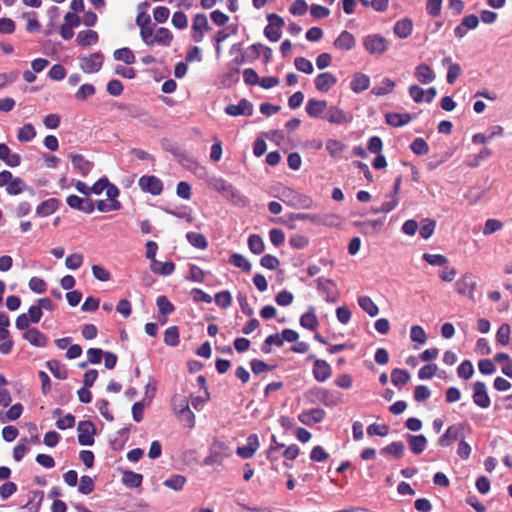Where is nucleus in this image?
<instances>
[{"label": "nucleus", "instance_id": "c756f323", "mask_svg": "<svg viewBox=\"0 0 512 512\" xmlns=\"http://www.w3.org/2000/svg\"><path fill=\"white\" fill-rule=\"evenodd\" d=\"M58 208V200L55 198H50L42 203H40L37 208L35 214L40 217H47L53 214Z\"/></svg>", "mask_w": 512, "mask_h": 512}, {"label": "nucleus", "instance_id": "0e129e2a", "mask_svg": "<svg viewBox=\"0 0 512 512\" xmlns=\"http://www.w3.org/2000/svg\"><path fill=\"white\" fill-rule=\"evenodd\" d=\"M294 65L297 70L306 73V74H312L314 71L313 65L311 61L304 57H297L294 60Z\"/></svg>", "mask_w": 512, "mask_h": 512}, {"label": "nucleus", "instance_id": "6ab92c4d", "mask_svg": "<svg viewBox=\"0 0 512 512\" xmlns=\"http://www.w3.org/2000/svg\"><path fill=\"white\" fill-rule=\"evenodd\" d=\"M336 82L337 78L333 74L329 72L320 73L315 78V88L322 93H326L336 84Z\"/></svg>", "mask_w": 512, "mask_h": 512}, {"label": "nucleus", "instance_id": "ddd939ff", "mask_svg": "<svg viewBox=\"0 0 512 512\" xmlns=\"http://www.w3.org/2000/svg\"><path fill=\"white\" fill-rule=\"evenodd\" d=\"M473 402L480 408L486 409L491 405V399L487 393V387L484 382L476 381L473 386Z\"/></svg>", "mask_w": 512, "mask_h": 512}, {"label": "nucleus", "instance_id": "de8ad7c7", "mask_svg": "<svg viewBox=\"0 0 512 512\" xmlns=\"http://www.w3.org/2000/svg\"><path fill=\"white\" fill-rule=\"evenodd\" d=\"M248 246L250 251L256 255L261 254L265 249L263 239L257 234H252L249 236Z\"/></svg>", "mask_w": 512, "mask_h": 512}, {"label": "nucleus", "instance_id": "9d476101", "mask_svg": "<svg viewBox=\"0 0 512 512\" xmlns=\"http://www.w3.org/2000/svg\"><path fill=\"white\" fill-rule=\"evenodd\" d=\"M80 69L85 73L98 72L103 65V55L100 52L84 55L80 58Z\"/></svg>", "mask_w": 512, "mask_h": 512}, {"label": "nucleus", "instance_id": "39448f33", "mask_svg": "<svg viewBox=\"0 0 512 512\" xmlns=\"http://www.w3.org/2000/svg\"><path fill=\"white\" fill-rule=\"evenodd\" d=\"M230 455V450L224 442L214 441L210 447L209 455L204 459V465H220Z\"/></svg>", "mask_w": 512, "mask_h": 512}, {"label": "nucleus", "instance_id": "f257e3e1", "mask_svg": "<svg viewBox=\"0 0 512 512\" xmlns=\"http://www.w3.org/2000/svg\"><path fill=\"white\" fill-rule=\"evenodd\" d=\"M173 40V34L167 28L160 27L154 34L152 28H142V41L148 46L153 47L155 44L161 46H169Z\"/></svg>", "mask_w": 512, "mask_h": 512}, {"label": "nucleus", "instance_id": "2f4dec72", "mask_svg": "<svg viewBox=\"0 0 512 512\" xmlns=\"http://www.w3.org/2000/svg\"><path fill=\"white\" fill-rule=\"evenodd\" d=\"M150 269L155 274L168 276L174 272L175 264L171 261L160 262V261L155 260V261L151 262Z\"/></svg>", "mask_w": 512, "mask_h": 512}, {"label": "nucleus", "instance_id": "a19ab883", "mask_svg": "<svg viewBox=\"0 0 512 512\" xmlns=\"http://www.w3.org/2000/svg\"><path fill=\"white\" fill-rule=\"evenodd\" d=\"M187 479L183 475H172L168 479H166L163 482V485L169 489H172L174 491H180L182 490L184 484L186 483Z\"/></svg>", "mask_w": 512, "mask_h": 512}, {"label": "nucleus", "instance_id": "1a4fd4ad", "mask_svg": "<svg viewBox=\"0 0 512 512\" xmlns=\"http://www.w3.org/2000/svg\"><path fill=\"white\" fill-rule=\"evenodd\" d=\"M464 438V424L457 423L450 425L444 434L438 439V445L441 447H448L453 442Z\"/></svg>", "mask_w": 512, "mask_h": 512}, {"label": "nucleus", "instance_id": "cd10ccee", "mask_svg": "<svg viewBox=\"0 0 512 512\" xmlns=\"http://www.w3.org/2000/svg\"><path fill=\"white\" fill-rule=\"evenodd\" d=\"M69 158L72 162V165L75 169L79 170V172L86 176L91 171L93 164L84 158L81 154H70Z\"/></svg>", "mask_w": 512, "mask_h": 512}, {"label": "nucleus", "instance_id": "f03ea898", "mask_svg": "<svg viewBox=\"0 0 512 512\" xmlns=\"http://www.w3.org/2000/svg\"><path fill=\"white\" fill-rule=\"evenodd\" d=\"M281 200L286 205L296 209H310L313 206V200L311 197L292 189H284Z\"/></svg>", "mask_w": 512, "mask_h": 512}, {"label": "nucleus", "instance_id": "7c9ffc66", "mask_svg": "<svg viewBox=\"0 0 512 512\" xmlns=\"http://www.w3.org/2000/svg\"><path fill=\"white\" fill-rule=\"evenodd\" d=\"M407 441L414 454H421L426 449L427 439L424 435H408Z\"/></svg>", "mask_w": 512, "mask_h": 512}, {"label": "nucleus", "instance_id": "b1692460", "mask_svg": "<svg viewBox=\"0 0 512 512\" xmlns=\"http://www.w3.org/2000/svg\"><path fill=\"white\" fill-rule=\"evenodd\" d=\"M0 160L10 167H17L21 163L20 155L11 153L10 148L4 143H0Z\"/></svg>", "mask_w": 512, "mask_h": 512}, {"label": "nucleus", "instance_id": "aec40b11", "mask_svg": "<svg viewBox=\"0 0 512 512\" xmlns=\"http://www.w3.org/2000/svg\"><path fill=\"white\" fill-rule=\"evenodd\" d=\"M414 76L421 84H429L436 78L435 72L425 63L416 66Z\"/></svg>", "mask_w": 512, "mask_h": 512}, {"label": "nucleus", "instance_id": "4468645a", "mask_svg": "<svg viewBox=\"0 0 512 512\" xmlns=\"http://www.w3.org/2000/svg\"><path fill=\"white\" fill-rule=\"evenodd\" d=\"M318 290L325 295L327 302H336L339 297L336 283L330 279L318 278L316 280Z\"/></svg>", "mask_w": 512, "mask_h": 512}, {"label": "nucleus", "instance_id": "a878e982", "mask_svg": "<svg viewBox=\"0 0 512 512\" xmlns=\"http://www.w3.org/2000/svg\"><path fill=\"white\" fill-rule=\"evenodd\" d=\"M327 109V102L325 100L309 99L305 110L310 117H322V113Z\"/></svg>", "mask_w": 512, "mask_h": 512}, {"label": "nucleus", "instance_id": "dca6fc26", "mask_svg": "<svg viewBox=\"0 0 512 512\" xmlns=\"http://www.w3.org/2000/svg\"><path fill=\"white\" fill-rule=\"evenodd\" d=\"M138 184L143 191L152 195H159L163 190V183L156 176H142Z\"/></svg>", "mask_w": 512, "mask_h": 512}, {"label": "nucleus", "instance_id": "a211bd4d", "mask_svg": "<svg viewBox=\"0 0 512 512\" xmlns=\"http://www.w3.org/2000/svg\"><path fill=\"white\" fill-rule=\"evenodd\" d=\"M325 415L326 413L323 409L313 408L308 411L300 413L298 419L302 424L311 426L313 424L321 422L324 419Z\"/></svg>", "mask_w": 512, "mask_h": 512}, {"label": "nucleus", "instance_id": "6e6d98bb", "mask_svg": "<svg viewBox=\"0 0 512 512\" xmlns=\"http://www.w3.org/2000/svg\"><path fill=\"white\" fill-rule=\"evenodd\" d=\"M208 185L216 190L217 192L221 193L222 195L226 193L228 188L231 186L230 183H228L226 180L220 177H211L208 180Z\"/></svg>", "mask_w": 512, "mask_h": 512}, {"label": "nucleus", "instance_id": "09e8293b", "mask_svg": "<svg viewBox=\"0 0 512 512\" xmlns=\"http://www.w3.org/2000/svg\"><path fill=\"white\" fill-rule=\"evenodd\" d=\"M510 333H511L510 325L507 323L502 324L498 328L497 333H496L497 343L502 346L508 345L509 341H510Z\"/></svg>", "mask_w": 512, "mask_h": 512}, {"label": "nucleus", "instance_id": "2eb2a0df", "mask_svg": "<svg viewBox=\"0 0 512 512\" xmlns=\"http://www.w3.org/2000/svg\"><path fill=\"white\" fill-rule=\"evenodd\" d=\"M68 206L72 209L82 211L84 213L90 214L94 211V203L89 198H81L77 195H69L66 199Z\"/></svg>", "mask_w": 512, "mask_h": 512}, {"label": "nucleus", "instance_id": "4be33fe9", "mask_svg": "<svg viewBox=\"0 0 512 512\" xmlns=\"http://www.w3.org/2000/svg\"><path fill=\"white\" fill-rule=\"evenodd\" d=\"M313 376L318 382H324L331 376V367L325 361L317 359L313 366Z\"/></svg>", "mask_w": 512, "mask_h": 512}, {"label": "nucleus", "instance_id": "3c124183", "mask_svg": "<svg viewBox=\"0 0 512 512\" xmlns=\"http://www.w3.org/2000/svg\"><path fill=\"white\" fill-rule=\"evenodd\" d=\"M165 344L175 347L179 344V330L177 326H171L164 332Z\"/></svg>", "mask_w": 512, "mask_h": 512}, {"label": "nucleus", "instance_id": "ea45409f", "mask_svg": "<svg viewBox=\"0 0 512 512\" xmlns=\"http://www.w3.org/2000/svg\"><path fill=\"white\" fill-rule=\"evenodd\" d=\"M113 56L115 60L122 61L128 65L133 64L136 60L132 50L127 47L115 50Z\"/></svg>", "mask_w": 512, "mask_h": 512}, {"label": "nucleus", "instance_id": "6e6552de", "mask_svg": "<svg viewBox=\"0 0 512 512\" xmlns=\"http://www.w3.org/2000/svg\"><path fill=\"white\" fill-rule=\"evenodd\" d=\"M322 118L331 124L343 125L350 123L353 116L351 113L340 109L338 106H327L326 112Z\"/></svg>", "mask_w": 512, "mask_h": 512}, {"label": "nucleus", "instance_id": "72a5a7b5", "mask_svg": "<svg viewBox=\"0 0 512 512\" xmlns=\"http://www.w3.org/2000/svg\"><path fill=\"white\" fill-rule=\"evenodd\" d=\"M300 325L303 328H306V329H309L312 331L317 329V327L319 325V321L315 315L314 307L311 306L309 308V310L301 316Z\"/></svg>", "mask_w": 512, "mask_h": 512}, {"label": "nucleus", "instance_id": "052dcab7", "mask_svg": "<svg viewBox=\"0 0 512 512\" xmlns=\"http://www.w3.org/2000/svg\"><path fill=\"white\" fill-rule=\"evenodd\" d=\"M172 25L179 30L185 29L188 26V18L182 11H176L172 15Z\"/></svg>", "mask_w": 512, "mask_h": 512}, {"label": "nucleus", "instance_id": "473e14b6", "mask_svg": "<svg viewBox=\"0 0 512 512\" xmlns=\"http://www.w3.org/2000/svg\"><path fill=\"white\" fill-rule=\"evenodd\" d=\"M370 79L367 75L356 73L350 83V88L355 93H360L369 88Z\"/></svg>", "mask_w": 512, "mask_h": 512}, {"label": "nucleus", "instance_id": "338daca9", "mask_svg": "<svg viewBox=\"0 0 512 512\" xmlns=\"http://www.w3.org/2000/svg\"><path fill=\"white\" fill-rule=\"evenodd\" d=\"M78 490L80 493H82L84 495H88V494L92 493L94 490V482H93L92 478L88 475H83L80 478V484H79Z\"/></svg>", "mask_w": 512, "mask_h": 512}, {"label": "nucleus", "instance_id": "774afa93", "mask_svg": "<svg viewBox=\"0 0 512 512\" xmlns=\"http://www.w3.org/2000/svg\"><path fill=\"white\" fill-rule=\"evenodd\" d=\"M83 263V255L80 253H73L66 257L65 265L68 269L76 270Z\"/></svg>", "mask_w": 512, "mask_h": 512}, {"label": "nucleus", "instance_id": "7ed1b4c3", "mask_svg": "<svg viewBox=\"0 0 512 512\" xmlns=\"http://www.w3.org/2000/svg\"><path fill=\"white\" fill-rule=\"evenodd\" d=\"M6 186L9 195H18L27 189L26 183L20 177H13L8 170L0 172V187Z\"/></svg>", "mask_w": 512, "mask_h": 512}, {"label": "nucleus", "instance_id": "20e7f679", "mask_svg": "<svg viewBox=\"0 0 512 512\" xmlns=\"http://www.w3.org/2000/svg\"><path fill=\"white\" fill-rule=\"evenodd\" d=\"M365 50L371 55H382L388 47V40L380 34L367 35L363 40Z\"/></svg>", "mask_w": 512, "mask_h": 512}, {"label": "nucleus", "instance_id": "f704fd0d", "mask_svg": "<svg viewBox=\"0 0 512 512\" xmlns=\"http://www.w3.org/2000/svg\"><path fill=\"white\" fill-rule=\"evenodd\" d=\"M404 444L401 441H395L383 447L380 450L382 455H392L396 459H401L404 455Z\"/></svg>", "mask_w": 512, "mask_h": 512}, {"label": "nucleus", "instance_id": "5fc2aeb1", "mask_svg": "<svg viewBox=\"0 0 512 512\" xmlns=\"http://www.w3.org/2000/svg\"><path fill=\"white\" fill-rule=\"evenodd\" d=\"M229 262L234 266L241 268L245 272H250L252 266L251 263L243 255L234 253L231 255Z\"/></svg>", "mask_w": 512, "mask_h": 512}, {"label": "nucleus", "instance_id": "13d9d810", "mask_svg": "<svg viewBox=\"0 0 512 512\" xmlns=\"http://www.w3.org/2000/svg\"><path fill=\"white\" fill-rule=\"evenodd\" d=\"M411 150L416 155H426L429 152V146L423 138H416L410 145Z\"/></svg>", "mask_w": 512, "mask_h": 512}, {"label": "nucleus", "instance_id": "e433bc0d", "mask_svg": "<svg viewBox=\"0 0 512 512\" xmlns=\"http://www.w3.org/2000/svg\"><path fill=\"white\" fill-rule=\"evenodd\" d=\"M99 39L98 33L94 30L80 31L76 41L79 45L85 47L97 43Z\"/></svg>", "mask_w": 512, "mask_h": 512}, {"label": "nucleus", "instance_id": "4c0bfd02", "mask_svg": "<svg viewBox=\"0 0 512 512\" xmlns=\"http://www.w3.org/2000/svg\"><path fill=\"white\" fill-rule=\"evenodd\" d=\"M358 304L369 316L375 317L379 313L378 306L373 302L369 296H360Z\"/></svg>", "mask_w": 512, "mask_h": 512}, {"label": "nucleus", "instance_id": "0eeeda50", "mask_svg": "<svg viewBox=\"0 0 512 512\" xmlns=\"http://www.w3.org/2000/svg\"><path fill=\"white\" fill-rule=\"evenodd\" d=\"M476 289V280L471 273L463 274L455 282V290L461 296H466L474 300V291Z\"/></svg>", "mask_w": 512, "mask_h": 512}, {"label": "nucleus", "instance_id": "e2e57ef3", "mask_svg": "<svg viewBox=\"0 0 512 512\" xmlns=\"http://www.w3.org/2000/svg\"><path fill=\"white\" fill-rule=\"evenodd\" d=\"M94 206H96L100 212H110L119 210L121 203L119 201H115L114 203L110 201V203H108L106 200H97Z\"/></svg>", "mask_w": 512, "mask_h": 512}, {"label": "nucleus", "instance_id": "4d7b16f0", "mask_svg": "<svg viewBox=\"0 0 512 512\" xmlns=\"http://www.w3.org/2000/svg\"><path fill=\"white\" fill-rule=\"evenodd\" d=\"M457 374L460 378L468 380L474 374V367L471 361L464 360L457 368Z\"/></svg>", "mask_w": 512, "mask_h": 512}, {"label": "nucleus", "instance_id": "49530a36", "mask_svg": "<svg viewBox=\"0 0 512 512\" xmlns=\"http://www.w3.org/2000/svg\"><path fill=\"white\" fill-rule=\"evenodd\" d=\"M36 136V130L32 124H25L18 129L17 139L20 142H29Z\"/></svg>", "mask_w": 512, "mask_h": 512}, {"label": "nucleus", "instance_id": "5701e85b", "mask_svg": "<svg viewBox=\"0 0 512 512\" xmlns=\"http://www.w3.org/2000/svg\"><path fill=\"white\" fill-rule=\"evenodd\" d=\"M355 44V37L348 31H342L334 41L335 48L342 51L351 50L352 48H354Z\"/></svg>", "mask_w": 512, "mask_h": 512}, {"label": "nucleus", "instance_id": "58836bf2", "mask_svg": "<svg viewBox=\"0 0 512 512\" xmlns=\"http://www.w3.org/2000/svg\"><path fill=\"white\" fill-rule=\"evenodd\" d=\"M180 400L182 401V408L177 410V413L183 421L188 423L189 427H193L195 424V415L189 408L187 399L181 398Z\"/></svg>", "mask_w": 512, "mask_h": 512}, {"label": "nucleus", "instance_id": "79ce46f5", "mask_svg": "<svg viewBox=\"0 0 512 512\" xmlns=\"http://www.w3.org/2000/svg\"><path fill=\"white\" fill-rule=\"evenodd\" d=\"M142 479L143 477L141 474L135 473L133 471H125L123 473L122 482L127 487L136 488L141 485Z\"/></svg>", "mask_w": 512, "mask_h": 512}, {"label": "nucleus", "instance_id": "412c9836", "mask_svg": "<svg viewBox=\"0 0 512 512\" xmlns=\"http://www.w3.org/2000/svg\"><path fill=\"white\" fill-rule=\"evenodd\" d=\"M23 338L34 347H45L48 340L43 333L34 327L26 330L23 333Z\"/></svg>", "mask_w": 512, "mask_h": 512}, {"label": "nucleus", "instance_id": "c85d7f7f", "mask_svg": "<svg viewBox=\"0 0 512 512\" xmlns=\"http://www.w3.org/2000/svg\"><path fill=\"white\" fill-rule=\"evenodd\" d=\"M413 29V23L410 19L404 18L397 21L393 27V32L401 39H406L410 36Z\"/></svg>", "mask_w": 512, "mask_h": 512}, {"label": "nucleus", "instance_id": "603ef678", "mask_svg": "<svg viewBox=\"0 0 512 512\" xmlns=\"http://www.w3.org/2000/svg\"><path fill=\"white\" fill-rule=\"evenodd\" d=\"M223 196L226 197L233 204L240 205V206H243L246 204L245 197L242 196L241 193L237 189H235L232 184L228 188L226 193L223 194Z\"/></svg>", "mask_w": 512, "mask_h": 512}, {"label": "nucleus", "instance_id": "37998d69", "mask_svg": "<svg viewBox=\"0 0 512 512\" xmlns=\"http://www.w3.org/2000/svg\"><path fill=\"white\" fill-rule=\"evenodd\" d=\"M410 378L409 372L404 369L395 368L391 372V381L395 386L408 383Z\"/></svg>", "mask_w": 512, "mask_h": 512}, {"label": "nucleus", "instance_id": "bb28decb", "mask_svg": "<svg viewBox=\"0 0 512 512\" xmlns=\"http://www.w3.org/2000/svg\"><path fill=\"white\" fill-rule=\"evenodd\" d=\"M412 120V116L409 113H386L385 121L392 127H402L408 124Z\"/></svg>", "mask_w": 512, "mask_h": 512}, {"label": "nucleus", "instance_id": "a18cd8bd", "mask_svg": "<svg viewBox=\"0 0 512 512\" xmlns=\"http://www.w3.org/2000/svg\"><path fill=\"white\" fill-rule=\"evenodd\" d=\"M362 227V233L372 235L380 231L383 222L378 219L367 220L359 224Z\"/></svg>", "mask_w": 512, "mask_h": 512}, {"label": "nucleus", "instance_id": "864d4df0", "mask_svg": "<svg viewBox=\"0 0 512 512\" xmlns=\"http://www.w3.org/2000/svg\"><path fill=\"white\" fill-rule=\"evenodd\" d=\"M394 86L395 83L391 79L384 78L380 85L373 87L372 93L377 96H383L390 93L393 90Z\"/></svg>", "mask_w": 512, "mask_h": 512}, {"label": "nucleus", "instance_id": "69168bd1", "mask_svg": "<svg viewBox=\"0 0 512 512\" xmlns=\"http://www.w3.org/2000/svg\"><path fill=\"white\" fill-rule=\"evenodd\" d=\"M411 340L420 344H424L427 341V335L421 326L414 325L410 330Z\"/></svg>", "mask_w": 512, "mask_h": 512}, {"label": "nucleus", "instance_id": "c03bdc74", "mask_svg": "<svg viewBox=\"0 0 512 512\" xmlns=\"http://www.w3.org/2000/svg\"><path fill=\"white\" fill-rule=\"evenodd\" d=\"M186 238L188 242L196 248L206 249L208 246V242L205 236L201 233L189 232L187 233Z\"/></svg>", "mask_w": 512, "mask_h": 512}, {"label": "nucleus", "instance_id": "c9c22d12", "mask_svg": "<svg viewBox=\"0 0 512 512\" xmlns=\"http://www.w3.org/2000/svg\"><path fill=\"white\" fill-rule=\"evenodd\" d=\"M46 366L53 376L57 379L64 380L68 376L67 369L58 360H49L46 362Z\"/></svg>", "mask_w": 512, "mask_h": 512}, {"label": "nucleus", "instance_id": "9b49d317", "mask_svg": "<svg viewBox=\"0 0 512 512\" xmlns=\"http://www.w3.org/2000/svg\"><path fill=\"white\" fill-rule=\"evenodd\" d=\"M78 442L83 446H91L94 444V435L96 433V429L94 424L89 421H80L78 423Z\"/></svg>", "mask_w": 512, "mask_h": 512}, {"label": "nucleus", "instance_id": "423d86ee", "mask_svg": "<svg viewBox=\"0 0 512 512\" xmlns=\"http://www.w3.org/2000/svg\"><path fill=\"white\" fill-rule=\"evenodd\" d=\"M269 24L264 29V35L272 42L280 40L282 32L281 28L284 26V20L277 14L271 13L267 15Z\"/></svg>", "mask_w": 512, "mask_h": 512}, {"label": "nucleus", "instance_id": "680f3d73", "mask_svg": "<svg viewBox=\"0 0 512 512\" xmlns=\"http://www.w3.org/2000/svg\"><path fill=\"white\" fill-rule=\"evenodd\" d=\"M158 309L163 316H166L174 311L173 304L166 296H159L156 300Z\"/></svg>", "mask_w": 512, "mask_h": 512}, {"label": "nucleus", "instance_id": "f8f14e48", "mask_svg": "<svg viewBox=\"0 0 512 512\" xmlns=\"http://www.w3.org/2000/svg\"><path fill=\"white\" fill-rule=\"evenodd\" d=\"M210 29L207 16L205 14H196L193 18L191 37L194 42H202L204 32Z\"/></svg>", "mask_w": 512, "mask_h": 512}, {"label": "nucleus", "instance_id": "8fccbe9b", "mask_svg": "<svg viewBox=\"0 0 512 512\" xmlns=\"http://www.w3.org/2000/svg\"><path fill=\"white\" fill-rule=\"evenodd\" d=\"M345 148V144L336 139H329L326 142V149L329 152V154L334 158L340 156L341 153L345 150Z\"/></svg>", "mask_w": 512, "mask_h": 512}, {"label": "nucleus", "instance_id": "f3484780", "mask_svg": "<svg viewBox=\"0 0 512 512\" xmlns=\"http://www.w3.org/2000/svg\"><path fill=\"white\" fill-rule=\"evenodd\" d=\"M226 114L229 116H251L253 113V105L247 99H241L237 104H230L225 108Z\"/></svg>", "mask_w": 512, "mask_h": 512}, {"label": "nucleus", "instance_id": "bf43d9fd", "mask_svg": "<svg viewBox=\"0 0 512 512\" xmlns=\"http://www.w3.org/2000/svg\"><path fill=\"white\" fill-rule=\"evenodd\" d=\"M423 260H425L427 263H429L432 266H443V265H446L448 262L447 257H445L444 255L430 254V253H424Z\"/></svg>", "mask_w": 512, "mask_h": 512}, {"label": "nucleus", "instance_id": "393cba45", "mask_svg": "<svg viewBox=\"0 0 512 512\" xmlns=\"http://www.w3.org/2000/svg\"><path fill=\"white\" fill-rule=\"evenodd\" d=\"M333 216L325 215L321 216L318 214H309V213H297L291 216V219L293 220H300V221H310L314 224H329L332 225V219Z\"/></svg>", "mask_w": 512, "mask_h": 512}]
</instances>
